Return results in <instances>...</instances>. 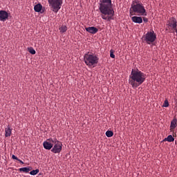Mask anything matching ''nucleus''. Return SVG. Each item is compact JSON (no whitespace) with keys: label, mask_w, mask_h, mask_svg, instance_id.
I'll list each match as a JSON object with an SVG mask.
<instances>
[{"label":"nucleus","mask_w":177,"mask_h":177,"mask_svg":"<svg viewBox=\"0 0 177 177\" xmlns=\"http://www.w3.org/2000/svg\"><path fill=\"white\" fill-rule=\"evenodd\" d=\"M28 51L32 55L36 54V50L32 47L28 48Z\"/></svg>","instance_id":"obj_20"},{"label":"nucleus","mask_w":177,"mask_h":177,"mask_svg":"<svg viewBox=\"0 0 177 177\" xmlns=\"http://www.w3.org/2000/svg\"><path fill=\"white\" fill-rule=\"evenodd\" d=\"M12 158L13 160H18V159H19L18 157L14 155V154L12 156Z\"/></svg>","instance_id":"obj_24"},{"label":"nucleus","mask_w":177,"mask_h":177,"mask_svg":"<svg viewBox=\"0 0 177 177\" xmlns=\"http://www.w3.org/2000/svg\"><path fill=\"white\" fill-rule=\"evenodd\" d=\"M39 172V169H33V170L30 171V174L32 176H35V175L38 174Z\"/></svg>","instance_id":"obj_19"},{"label":"nucleus","mask_w":177,"mask_h":177,"mask_svg":"<svg viewBox=\"0 0 177 177\" xmlns=\"http://www.w3.org/2000/svg\"><path fill=\"white\" fill-rule=\"evenodd\" d=\"M166 31L169 30L173 32V29H176L177 27V19L174 17H170L166 23Z\"/></svg>","instance_id":"obj_8"},{"label":"nucleus","mask_w":177,"mask_h":177,"mask_svg":"<svg viewBox=\"0 0 177 177\" xmlns=\"http://www.w3.org/2000/svg\"><path fill=\"white\" fill-rule=\"evenodd\" d=\"M98 57L94 54L86 53L84 55V62L85 64L88 67L97 65L98 64Z\"/></svg>","instance_id":"obj_4"},{"label":"nucleus","mask_w":177,"mask_h":177,"mask_svg":"<svg viewBox=\"0 0 177 177\" xmlns=\"http://www.w3.org/2000/svg\"><path fill=\"white\" fill-rule=\"evenodd\" d=\"M63 0H48V5L53 8V12L57 13L62 8Z\"/></svg>","instance_id":"obj_7"},{"label":"nucleus","mask_w":177,"mask_h":177,"mask_svg":"<svg viewBox=\"0 0 177 177\" xmlns=\"http://www.w3.org/2000/svg\"><path fill=\"white\" fill-rule=\"evenodd\" d=\"M8 18V13L6 10H1L0 11V21H6Z\"/></svg>","instance_id":"obj_11"},{"label":"nucleus","mask_w":177,"mask_h":177,"mask_svg":"<svg viewBox=\"0 0 177 177\" xmlns=\"http://www.w3.org/2000/svg\"><path fill=\"white\" fill-rule=\"evenodd\" d=\"M30 170H31L30 167H25L19 168L20 171H23V172H26V173H28Z\"/></svg>","instance_id":"obj_17"},{"label":"nucleus","mask_w":177,"mask_h":177,"mask_svg":"<svg viewBox=\"0 0 177 177\" xmlns=\"http://www.w3.org/2000/svg\"><path fill=\"white\" fill-rule=\"evenodd\" d=\"M48 141L53 142L54 146H53V149H51V152L54 153H59L62 150V143L57 138H48Z\"/></svg>","instance_id":"obj_6"},{"label":"nucleus","mask_w":177,"mask_h":177,"mask_svg":"<svg viewBox=\"0 0 177 177\" xmlns=\"http://www.w3.org/2000/svg\"><path fill=\"white\" fill-rule=\"evenodd\" d=\"M172 32H175L176 33V35H177V26L176 27V28H174L172 30Z\"/></svg>","instance_id":"obj_26"},{"label":"nucleus","mask_w":177,"mask_h":177,"mask_svg":"<svg viewBox=\"0 0 177 177\" xmlns=\"http://www.w3.org/2000/svg\"><path fill=\"white\" fill-rule=\"evenodd\" d=\"M67 31V27L66 26H62L61 27V32L64 33Z\"/></svg>","instance_id":"obj_22"},{"label":"nucleus","mask_w":177,"mask_h":177,"mask_svg":"<svg viewBox=\"0 0 177 177\" xmlns=\"http://www.w3.org/2000/svg\"><path fill=\"white\" fill-rule=\"evenodd\" d=\"M146 76L147 75L141 71L132 69L129 75V84L136 89L146 81Z\"/></svg>","instance_id":"obj_2"},{"label":"nucleus","mask_w":177,"mask_h":177,"mask_svg":"<svg viewBox=\"0 0 177 177\" xmlns=\"http://www.w3.org/2000/svg\"><path fill=\"white\" fill-rule=\"evenodd\" d=\"M34 10L37 13L41 12V11L42 10V5L41 3L36 4Z\"/></svg>","instance_id":"obj_16"},{"label":"nucleus","mask_w":177,"mask_h":177,"mask_svg":"<svg viewBox=\"0 0 177 177\" xmlns=\"http://www.w3.org/2000/svg\"><path fill=\"white\" fill-rule=\"evenodd\" d=\"M86 32L91 34V35H95L98 32L99 30L95 26H91V27H86L85 28Z\"/></svg>","instance_id":"obj_10"},{"label":"nucleus","mask_w":177,"mask_h":177,"mask_svg":"<svg viewBox=\"0 0 177 177\" xmlns=\"http://www.w3.org/2000/svg\"><path fill=\"white\" fill-rule=\"evenodd\" d=\"M131 21L134 24H141L143 22V19L142 17H137V16H133L131 17Z\"/></svg>","instance_id":"obj_12"},{"label":"nucleus","mask_w":177,"mask_h":177,"mask_svg":"<svg viewBox=\"0 0 177 177\" xmlns=\"http://www.w3.org/2000/svg\"><path fill=\"white\" fill-rule=\"evenodd\" d=\"M174 140H175V138L173 137L172 135L167 136V137L165 138L163 140L164 142H174Z\"/></svg>","instance_id":"obj_15"},{"label":"nucleus","mask_w":177,"mask_h":177,"mask_svg":"<svg viewBox=\"0 0 177 177\" xmlns=\"http://www.w3.org/2000/svg\"><path fill=\"white\" fill-rule=\"evenodd\" d=\"M110 57L112 58V59L115 58V55H114V53H113V50H110Z\"/></svg>","instance_id":"obj_23"},{"label":"nucleus","mask_w":177,"mask_h":177,"mask_svg":"<svg viewBox=\"0 0 177 177\" xmlns=\"http://www.w3.org/2000/svg\"><path fill=\"white\" fill-rule=\"evenodd\" d=\"M143 21H144L145 23H147V22L149 21V20H148L147 18L144 17V18H143Z\"/></svg>","instance_id":"obj_25"},{"label":"nucleus","mask_w":177,"mask_h":177,"mask_svg":"<svg viewBox=\"0 0 177 177\" xmlns=\"http://www.w3.org/2000/svg\"><path fill=\"white\" fill-rule=\"evenodd\" d=\"M111 0H100L98 9L101 13V18L108 22L113 20L115 12L111 8Z\"/></svg>","instance_id":"obj_1"},{"label":"nucleus","mask_w":177,"mask_h":177,"mask_svg":"<svg viewBox=\"0 0 177 177\" xmlns=\"http://www.w3.org/2000/svg\"><path fill=\"white\" fill-rule=\"evenodd\" d=\"M17 161H19L21 164H24V162L19 158L17 160Z\"/></svg>","instance_id":"obj_27"},{"label":"nucleus","mask_w":177,"mask_h":177,"mask_svg":"<svg viewBox=\"0 0 177 177\" xmlns=\"http://www.w3.org/2000/svg\"><path fill=\"white\" fill-rule=\"evenodd\" d=\"M5 132H6V137L8 138L10 137L11 134H12V129L10 128V126H8L6 129H5Z\"/></svg>","instance_id":"obj_14"},{"label":"nucleus","mask_w":177,"mask_h":177,"mask_svg":"<svg viewBox=\"0 0 177 177\" xmlns=\"http://www.w3.org/2000/svg\"><path fill=\"white\" fill-rule=\"evenodd\" d=\"M142 41L147 44L151 45L157 39V35L153 30L148 31L142 37Z\"/></svg>","instance_id":"obj_5"},{"label":"nucleus","mask_w":177,"mask_h":177,"mask_svg":"<svg viewBox=\"0 0 177 177\" xmlns=\"http://www.w3.org/2000/svg\"><path fill=\"white\" fill-rule=\"evenodd\" d=\"M169 101L167 100H165L164 101L162 106L167 108V107H169Z\"/></svg>","instance_id":"obj_21"},{"label":"nucleus","mask_w":177,"mask_h":177,"mask_svg":"<svg viewBox=\"0 0 177 177\" xmlns=\"http://www.w3.org/2000/svg\"><path fill=\"white\" fill-rule=\"evenodd\" d=\"M177 127V119L174 118L171 121L170 128L174 130Z\"/></svg>","instance_id":"obj_13"},{"label":"nucleus","mask_w":177,"mask_h":177,"mask_svg":"<svg viewBox=\"0 0 177 177\" xmlns=\"http://www.w3.org/2000/svg\"><path fill=\"white\" fill-rule=\"evenodd\" d=\"M43 147L46 150H50L53 147V142L49 140V139H47V140L43 142Z\"/></svg>","instance_id":"obj_9"},{"label":"nucleus","mask_w":177,"mask_h":177,"mask_svg":"<svg viewBox=\"0 0 177 177\" xmlns=\"http://www.w3.org/2000/svg\"><path fill=\"white\" fill-rule=\"evenodd\" d=\"M130 14L135 13L140 15L142 17H147V12L143 4L142 3H139V1H133L131 5Z\"/></svg>","instance_id":"obj_3"},{"label":"nucleus","mask_w":177,"mask_h":177,"mask_svg":"<svg viewBox=\"0 0 177 177\" xmlns=\"http://www.w3.org/2000/svg\"><path fill=\"white\" fill-rule=\"evenodd\" d=\"M105 135L107 138H111L113 136V132L112 131L108 130L105 132Z\"/></svg>","instance_id":"obj_18"}]
</instances>
